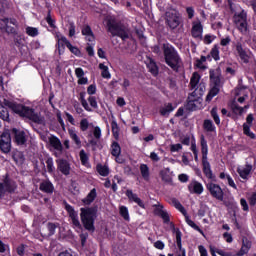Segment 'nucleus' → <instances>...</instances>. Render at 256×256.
<instances>
[{"mask_svg": "<svg viewBox=\"0 0 256 256\" xmlns=\"http://www.w3.org/2000/svg\"><path fill=\"white\" fill-rule=\"evenodd\" d=\"M6 105L20 117H26V119H29L38 125H45V117L35 113V110L22 104H15L12 102H7Z\"/></svg>", "mask_w": 256, "mask_h": 256, "instance_id": "obj_1", "label": "nucleus"}, {"mask_svg": "<svg viewBox=\"0 0 256 256\" xmlns=\"http://www.w3.org/2000/svg\"><path fill=\"white\" fill-rule=\"evenodd\" d=\"M163 49L167 65L171 67V69H173L174 71H177V69L181 67V58L179 57V54L177 53L175 48H173L169 44H164Z\"/></svg>", "mask_w": 256, "mask_h": 256, "instance_id": "obj_2", "label": "nucleus"}, {"mask_svg": "<svg viewBox=\"0 0 256 256\" xmlns=\"http://www.w3.org/2000/svg\"><path fill=\"white\" fill-rule=\"evenodd\" d=\"M97 212L93 208H81L80 218L84 228L93 233L95 231V219Z\"/></svg>", "mask_w": 256, "mask_h": 256, "instance_id": "obj_3", "label": "nucleus"}, {"mask_svg": "<svg viewBox=\"0 0 256 256\" xmlns=\"http://www.w3.org/2000/svg\"><path fill=\"white\" fill-rule=\"evenodd\" d=\"M108 31L113 37H120L123 41L131 37V30L122 24L108 23Z\"/></svg>", "mask_w": 256, "mask_h": 256, "instance_id": "obj_4", "label": "nucleus"}, {"mask_svg": "<svg viewBox=\"0 0 256 256\" xmlns=\"http://www.w3.org/2000/svg\"><path fill=\"white\" fill-rule=\"evenodd\" d=\"M165 21L170 29H177L181 25V14L174 8H170L165 13Z\"/></svg>", "mask_w": 256, "mask_h": 256, "instance_id": "obj_5", "label": "nucleus"}, {"mask_svg": "<svg viewBox=\"0 0 256 256\" xmlns=\"http://www.w3.org/2000/svg\"><path fill=\"white\" fill-rule=\"evenodd\" d=\"M233 23L241 33H247V12L245 10L234 12Z\"/></svg>", "mask_w": 256, "mask_h": 256, "instance_id": "obj_6", "label": "nucleus"}, {"mask_svg": "<svg viewBox=\"0 0 256 256\" xmlns=\"http://www.w3.org/2000/svg\"><path fill=\"white\" fill-rule=\"evenodd\" d=\"M199 81H201V75L194 72L190 80V87L194 90L192 94L196 95V97H202L203 93H205V84H199Z\"/></svg>", "mask_w": 256, "mask_h": 256, "instance_id": "obj_7", "label": "nucleus"}, {"mask_svg": "<svg viewBox=\"0 0 256 256\" xmlns=\"http://www.w3.org/2000/svg\"><path fill=\"white\" fill-rule=\"evenodd\" d=\"M17 189V185L13 180L5 178L4 182L0 183V199L5 195V193H13Z\"/></svg>", "mask_w": 256, "mask_h": 256, "instance_id": "obj_8", "label": "nucleus"}, {"mask_svg": "<svg viewBox=\"0 0 256 256\" xmlns=\"http://www.w3.org/2000/svg\"><path fill=\"white\" fill-rule=\"evenodd\" d=\"M0 149L3 153H9L11 151V134L5 131L0 136Z\"/></svg>", "mask_w": 256, "mask_h": 256, "instance_id": "obj_9", "label": "nucleus"}, {"mask_svg": "<svg viewBox=\"0 0 256 256\" xmlns=\"http://www.w3.org/2000/svg\"><path fill=\"white\" fill-rule=\"evenodd\" d=\"M207 189L210 191L212 197L218 199V201H223V189L220 185L209 183L207 184Z\"/></svg>", "mask_w": 256, "mask_h": 256, "instance_id": "obj_10", "label": "nucleus"}, {"mask_svg": "<svg viewBox=\"0 0 256 256\" xmlns=\"http://www.w3.org/2000/svg\"><path fill=\"white\" fill-rule=\"evenodd\" d=\"M201 103V96L193 95V93L190 94L188 97V103L186 105V108L189 111H195L199 108V104Z\"/></svg>", "mask_w": 256, "mask_h": 256, "instance_id": "obj_11", "label": "nucleus"}, {"mask_svg": "<svg viewBox=\"0 0 256 256\" xmlns=\"http://www.w3.org/2000/svg\"><path fill=\"white\" fill-rule=\"evenodd\" d=\"M12 135L17 145H25V143H27V133H25V131L14 128L12 129Z\"/></svg>", "mask_w": 256, "mask_h": 256, "instance_id": "obj_12", "label": "nucleus"}, {"mask_svg": "<svg viewBox=\"0 0 256 256\" xmlns=\"http://www.w3.org/2000/svg\"><path fill=\"white\" fill-rule=\"evenodd\" d=\"M254 119L253 114H249L246 118V123L243 124L244 135H247V137H250V139H255V134L250 130Z\"/></svg>", "mask_w": 256, "mask_h": 256, "instance_id": "obj_13", "label": "nucleus"}, {"mask_svg": "<svg viewBox=\"0 0 256 256\" xmlns=\"http://www.w3.org/2000/svg\"><path fill=\"white\" fill-rule=\"evenodd\" d=\"M57 169L62 175H69L71 173V164L65 159H58L56 161Z\"/></svg>", "mask_w": 256, "mask_h": 256, "instance_id": "obj_14", "label": "nucleus"}, {"mask_svg": "<svg viewBox=\"0 0 256 256\" xmlns=\"http://www.w3.org/2000/svg\"><path fill=\"white\" fill-rule=\"evenodd\" d=\"M236 51L242 63H249V53L247 52V50H245V48H243V44H241V42L236 43Z\"/></svg>", "mask_w": 256, "mask_h": 256, "instance_id": "obj_15", "label": "nucleus"}, {"mask_svg": "<svg viewBox=\"0 0 256 256\" xmlns=\"http://www.w3.org/2000/svg\"><path fill=\"white\" fill-rule=\"evenodd\" d=\"M210 81L212 85L221 87V69L210 70Z\"/></svg>", "mask_w": 256, "mask_h": 256, "instance_id": "obj_16", "label": "nucleus"}, {"mask_svg": "<svg viewBox=\"0 0 256 256\" xmlns=\"http://www.w3.org/2000/svg\"><path fill=\"white\" fill-rule=\"evenodd\" d=\"M170 227H171L173 233H175V235H176L177 247L182 253L181 255H178V256H185V249H183L181 246V231L178 228H175V224H173L172 222L170 223Z\"/></svg>", "mask_w": 256, "mask_h": 256, "instance_id": "obj_17", "label": "nucleus"}, {"mask_svg": "<svg viewBox=\"0 0 256 256\" xmlns=\"http://www.w3.org/2000/svg\"><path fill=\"white\" fill-rule=\"evenodd\" d=\"M253 171V166L251 164H246L245 167H238L237 173L241 179H249V175Z\"/></svg>", "mask_w": 256, "mask_h": 256, "instance_id": "obj_18", "label": "nucleus"}, {"mask_svg": "<svg viewBox=\"0 0 256 256\" xmlns=\"http://www.w3.org/2000/svg\"><path fill=\"white\" fill-rule=\"evenodd\" d=\"M154 214L158 215V217H161L164 223H169V213L163 210V206L155 205Z\"/></svg>", "mask_w": 256, "mask_h": 256, "instance_id": "obj_19", "label": "nucleus"}, {"mask_svg": "<svg viewBox=\"0 0 256 256\" xmlns=\"http://www.w3.org/2000/svg\"><path fill=\"white\" fill-rule=\"evenodd\" d=\"M188 189L190 193H195L196 195H201V193H203V185L197 181H192L189 184Z\"/></svg>", "mask_w": 256, "mask_h": 256, "instance_id": "obj_20", "label": "nucleus"}, {"mask_svg": "<svg viewBox=\"0 0 256 256\" xmlns=\"http://www.w3.org/2000/svg\"><path fill=\"white\" fill-rule=\"evenodd\" d=\"M126 196L128 197L129 201H134V203H137L139 207H145V204H143V201L140 200L137 194L133 193V190H127Z\"/></svg>", "mask_w": 256, "mask_h": 256, "instance_id": "obj_21", "label": "nucleus"}, {"mask_svg": "<svg viewBox=\"0 0 256 256\" xmlns=\"http://www.w3.org/2000/svg\"><path fill=\"white\" fill-rule=\"evenodd\" d=\"M49 143L56 151H59L60 153L63 151V144H61V140H59V138L51 136L49 138Z\"/></svg>", "mask_w": 256, "mask_h": 256, "instance_id": "obj_22", "label": "nucleus"}, {"mask_svg": "<svg viewBox=\"0 0 256 256\" xmlns=\"http://www.w3.org/2000/svg\"><path fill=\"white\" fill-rule=\"evenodd\" d=\"M249 249H251V241L247 240V238H244L242 240V247L236 255L237 256L246 255V253H249Z\"/></svg>", "mask_w": 256, "mask_h": 256, "instance_id": "obj_23", "label": "nucleus"}, {"mask_svg": "<svg viewBox=\"0 0 256 256\" xmlns=\"http://www.w3.org/2000/svg\"><path fill=\"white\" fill-rule=\"evenodd\" d=\"M146 65L152 75H157L159 73V68H157V64L155 61H153V59L147 58Z\"/></svg>", "mask_w": 256, "mask_h": 256, "instance_id": "obj_24", "label": "nucleus"}, {"mask_svg": "<svg viewBox=\"0 0 256 256\" xmlns=\"http://www.w3.org/2000/svg\"><path fill=\"white\" fill-rule=\"evenodd\" d=\"M201 35H203V26H201V23L194 24L192 27V36L195 39H200Z\"/></svg>", "mask_w": 256, "mask_h": 256, "instance_id": "obj_25", "label": "nucleus"}, {"mask_svg": "<svg viewBox=\"0 0 256 256\" xmlns=\"http://www.w3.org/2000/svg\"><path fill=\"white\" fill-rule=\"evenodd\" d=\"M53 183L50 181H43L40 183V191H43L44 193H53Z\"/></svg>", "mask_w": 256, "mask_h": 256, "instance_id": "obj_26", "label": "nucleus"}, {"mask_svg": "<svg viewBox=\"0 0 256 256\" xmlns=\"http://www.w3.org/2000/svg\"><path fill=\"white\" fill-rule=\"evenodd\" d=\"M82 35H85L87 41H94L95 36H93V31L90 26H84L82 28Z\"/></svg>", "mask_w": 256, "mask_h": 256, "instance_id": "obj_27", "label": "nucleus"}, {"mask_svg": "<svg viewBox=\"0 0 256 256\" xmlns=\"http://www.w3.org/2000/svg\"><path fill=\"white\" fill-rule=\"evenodd\" d=\"M17 25V20L15 19H8L7 25L4 30V33H15V26Z\"/></svg>", "mask_w": 256, "mask_h": 256, "instance_id": "obj_28", "label": "nucleus"}, {"mask_svg": "<svg viewBox=\"0 0 256 256\" xmlns=\"http://www.w3.org/2000/svg\"><path fill=\"white\" fill-rule=\"evenodd\" d=\"M231 109L236 115H241L244 113L245 109H249V106L246 105L243 108V107L239 106V104H237V102H233L231 105Z\"/></svg>", "mask_w": 256, "mask_h": 256, "instance_id": "obj_29", "label": "nucleus"}, {"mask_svg": "<svg viewBox=\"0 0 256 256\" xmlns=\"http://www.w3.org/2000/svg\"><path fill=\"white\" fill-rule=\"evenodd\" d=\"M96 197H97V192L95 189H92L90 193L87 195V197L83 200V203H85V205H91V203L95 201Z\"/></svg>", "mask_w": 256, "mask_h": 256, "instance_id": "obj_30", "label": "nucleus"}, {"mask_svg": "<svg viewBox=\"0 0 256 256\" xmlns=\"http://www.w3.org/2000/svg\"><path fill=\"white\" fill-rule=\"evenodd\" d=\"M171 203L174 207H176V209H178V211L182 214V215H187V210H185V207H183V205H181V202H179V200L172 198L171 199Z\"/></svg>", "mask_w": 256, "mask_h": 256, "instance_id": "obj_31", "label": "nucleus"}, {"mask_svg": "<svg viewBox=\"0 0 256 256\" xmlns=\"http://www.w3.org/2000/svg\"><path fill=\"white\" fill-rule=\"evenodd\" d=\"M99 69H101V75L104 79H111V73H109V67H107L105 64L100 63Z\"/></svg>", "mask_w": 256, "mask_h": 256, "instance_id": "obj_32", "label": "nucleus"}, {"mask_svg": "<svg viewBox=\"0 0 256 256\" xmlns=\"http://www.w3.org/2000/svg\"><path fill=\"white\" fill-rule=\"evenodd\" d=\"M48 233H42L43 237H51V235H55V230L57 229V225L54 223L47 224Z\"/></svg>", "mask_w": 256, "mask_h": 256, "instance_id": "obj_33", "label": "nucleus"}, {"mask_svg": "<svg viewBox=\"0 0 256 256\" xmlns=\"http://www.w3.org/2000/svg\"><path fill=\"white\" fill-rule=\"evenodd\" d=\"M140 173L145 181H149V166L146 164L140 165Z\"/></svg>", "mask_w": 256, "mask_h": 256, "instance_id": "obj_34", "label": "nucleus"}, {"mask_svg": "<svg viewBox=\"0 0 256 256\" xmlns=\"http://www.w3.org/2000/svg\"><path fill=\"white\" fill-rule=\"evenodd\" d=\"M203 171L208 179L213 178V173L211 172V165L209 164V162L203 161Z\"/></svg>", "mask_w": 256, "mask_h": 256, "instance_id": "obj_35", "label": "nucleus"}, {"mask_svg": "<svg viewBox=\"0 0 256 256\" xmlns=\"http://www.w3.org/2000/svg\"><path fill=\"white\" fill-rule=\"evenodd\" d=\"M65 45L66 47H71V42L65 36L58 37V49L65 47Z\"/></svg>", "mask_w": 256, "mask_h": 256, "instance_id": "obj_36", "label": "nucleus"}, {"mask_svg": "<svg viewBox=\"0 0 256 256\" xmlns=\"http://www.w3.org/2000/svg\"><path fill=\"white\" fill-rule=\"evenodd\" d=\"M219 87L220 86L214 85V87L211 88L206 97V101H211V99H213V97L219 93Z\"/></svg>", "mask_w": 256, "mask_h": 256, "instance_id": "obj_37", "label": "nucleus"}, {"mask_svg": "<svg viewBox=\"0 0 256 256\" xmlns=\"http://www.w3.org/2000/svg\"><path fill=\"white\" fill-rule=\"evenodd\" d=\"M97 171H98L99 175H101L102 177H107V175H109V167H107V166L98 164Z\"/></svg>", "mask_w": 256, "mask_h": 256, "instance_id": "obj_38", "label": "nucleus"}, {"mask_svg": "<svg viewBox=\"0 0 256 256\" xmlns=\"http://www.w3.org/2000/svg\"><path fill=\"white\" fill-rule=\"evenodd\" d=\"M111 147V154L113 155V157H118V155H121V146H119V143L113 142Z\"/></svg>", "mask_w": 256, "mask_h": 256, "instance_id": "obj_39", "label": "nucleus"}, {"mask_svg": "<svg viewBox=\"0 0 256 256\" xmlns=\"http://www.w3.org/2000/svg\"><path fill=\"white\" fill-rule=\"evenodd\" d=\"M201 151L203 155V159H207V141L205 140V136H201Z\"/></svg>", "mask_w": 256, "mask_h": 256, "instance_id": "obj_40", "label": "nucleus"}, {"mask_svg": "<svg viewBox=\"0 0 256 256\" xmlns=\"http://www.w3.org/2000/svg\"><path fill=\"white\" fill-rule=\"evenodd\" d=\"M0 118L3 121H10L9 119V110L3 106H0Z\"/></svg>", "mask_w": 256, "mask_h": 256, "instance_id": "obj_41", "label": "nucleus"}, {"mask_svg": "<svg viewBox=\"0 0 256 256\" xmlns=\"http://www.w3.org/2000/svg\"><path fill=\"white\" fill-rule=\"evenodd\" d=\"M171 111H173V105L168 104L165 107H162L160 109V113L161 115H163V117H167V115H169V113H171Z\"/></svg>", "mask_w": 256, "mask_h": 256, "instance_id": "obj_42", "label": "nucleus"}, {"mask_svg": "<svg viewBox=\"0 0 256 256\" xmlns=\"http://www.w3.org/2000/svg\"><path fill=\"white\" fill-rule=\"evenodd\" d=\"M111 127L113 136L115 137V139H119V125H117V122L115 120L112 121Z\"/></svg>", "mask_w": 256, "mask_h": 256, "instance_id": "obj_43", "label": "nucleus"}, {"mask_svg": "<svg viewBox=\"0 0 256 256\" xmlns=\"http://www.w3.org/2000/svg\"><path fill=\"white\" fill-rule=\"evenodd\" d=\"M26 33L30 37H37L39 35V30L35 27H27L26 28Z\"/></svg>", "mask_w": 256, "mask_h": 256, "instance_id": "obj_44", "label": "nucleus"}, {"mask_svg": "<svg viewBox=\"0 0 256 256\" xmlns=\"http://www.w3.org/2000/svg\"><path fill=\"white\" fill-rule=\"evenodd\" d=\"M69 135L71 139H73V141L76 143V145H81V140L79 139V136H77V132H75V130H69Z\"/></svg>", "mask_w": 256, "mask_h": 256, "instance_id": "obj_45", "label": "nucleus"}, {"mask_svg": "<svg viewBox=\"0 0 256 256\" xmlns=\"http://www.w3.org/2000/svg\"><path fill=\"white\" fill-rule=\"evenodd\" d=\"M46 167H47L48 173H54L55 166L53 165V158H48L46 160Z\"/></svg>", "mask_w": 256, "mask_h": 256, "instance_id": "obj_46", "label": "nucleus"}, {"mask_svg": "<svg viewBox=\"0 0 256 256\" xmlns=\"http://www.w3.org/2000/svg\"><path fill=\"white\" fill-rule=\"evenodd\" d=\"M80 101H81L82 107H84L86 111H91V107H89L87 100H85V93H80Z\"/></svg>", "mask_w": 256, "mask_h": 256, "instance_id": "obj_47", "label": "nucleus"}, {"mask_svg": "<svg viewBox=\"0 0 256 256\" xmlns=\"http://www.w3.org/2000/svg\"><path fill=\"white\" fill-rule=\"evenodd\" d=\"M120 215L123 217V219H125V221H129V210H127V207H120Z\"/></svg>", "mask_w": 256, "mask_h": 256, "instance_id": "obj_48", "label": "nucleus"}, {"mask_svg": "<svg viewBox=\"0 0 256 256\" xmlns=\"http://www.w3.org/2000/svg\"><path fill=\"white\" fill-rule=\"evenodd\" d=\"M80 160L82 165H87L89 163V157L87 156V153H85V150L80 151Z\"/></svg>", "mask_w": 256, "mask_h": 256, "instance_id": "obj_49", "label": "nucleus"}, {"mask_svg": "<svg viewBox=\"0 0 256 256\" xmlns=\"http://www.w3.org/2000/svg\"><path fill=\"white\" fill-rule=\"evenodd\" d=\"M186 222L190 227H192V229H195V231H199V233H203V231H201V228H199V226H197V224H195L193 220L189 219L188 216H186Z\"/></svg>", "mask_w": 256, "mask_h": 256, "instance_id": "obj_50", "label": "nucleus"}, {"mask_svg": "<svg viewBox=\"0 0 256 256\" xmlns=\"http://www.w3.org/2000/svg\"><path fill=\"white\" fill-rule=\"evenodd\" d=\"M211 115H212L216 125H219V123H221V120L219 119V115H217V108H213L211 110Z\"/></svg>", "mask_w": 256, "mask_h": 256, "instance_id": "obj_51", "label": "nucleus"}, {"mask_svg": "<svg viewBox=\"0 0 256 256\" xmlns=\"http://www.w3.org/2000/svg\"><path fill=\"white\" fill-rule=\"evenodd\" d=\"M211 55H212L213 59H215V61H219V48L217 46L212 48Z\"/></svg>", "mask_w": 256, "mask_h": 256, "instance_id": "obj_52", "label": "nucleus"}, {"mask_svg": "<svg viewBox=\"0 0 256 256\" xmlns=\"http://www.w3.org/2000/svg\"><path fill=\"white\" fill-rule=\"evenodd\" d=\"M80 128L81 131H87V129H89V121H87V119H82L80 122Z\"/></svg>", "mask_w": 256, "mask_h": 256, "instance_id": "obj_53", "label": "nucleus"}, {"mask_svg": "<svg viewBox=\"0 0 256 256\" xmlns=\"http://www.w3.org/2000/svg\"><path fill=\"white\" fill-rule=\"evenodd\" d=\"M204 129H206V131H213V122L211 120H205Z\"/></svg>", "mask_w": 256, "mask_h": 256, "instance_id": "obj_54", "label": "nucleus"}, {"mask_svg": "<svg viewBox=\"0 0 256 256\" xmlns=\"http://www.w3.org/2000/svg\"><path fill=\"white\" fill-rule=\"evenodd\" d=\"M70 219H72V223L73 225H75V227H78L79 229H81V222H79V218L77 217V214H75L74 216H70Z\"/></svg>", "mask_w": 256, "mask_h": 256, "instance_id": "obj_55", "label": "nucleus"}, {"mask_svg": "<svg viewBox=\"0 0 256 256\" xmlns=\"http://www.w3.org/2000/svg\"><path fill=\"white\" fill-rule=\"evenodd\" d=\"M93 135L95 139H101V128H99V126L94 128Z\"/></svg>", "mask_w": 256, "mask_h": 256, "instance_id": "obj_56", "label": "nucleus"}, {"mask_svg": "<svg viewBox=\"0 0 256 256\" xmlns=\"http://www.w3.org/2000/svg\"><path fill=\"white\" fill-rule=\"evenodd\" d=\"M88 102L91 105V107H93L94 109H97V99L93 96H90L88 98Z\"/></svg>", "mask_w": 256, "mask_h": 256, "instance_id": "obj_57", "label": "nucleus"}, {"mask_svg": "<svg viewBox=\"0 0 256 256\" xmlns=\"http://www.w3.org/2000/svg\"><path fill=\"white\" fill-rule=\"evenodd\" d=\"M181 149H183V146L181 144H172L170 146V151L172 152L181 151Z\"/></svg>", "mask_w": 256, "mask_h": 256, "instance_id": "obj_58", "label": "nucleus"}, {"mask_svg": "<svg viewBox=\"0 0 256 256\" xmlns=\"http://www.w3.org/2000/svg\"><path fill=\"white\" fill-rule=\"evenodd\" d=\"M66 211L69 213V217H73L77 215V212H75V209L71 207V205H66Z\"/></svg>", "mask_w": 256, "mask_h": 256, "instance_id": "obj_59", "label": "nucleus"}, {"mask_svg": "<svg viewBox=\"0 0 256 256\" xmlns=\"http://www.w3.org/2000/svg\"><path fill=\"white\" fill-rule=\"evenodd\" d=\"M88 95H95L97 93V87L95 85H90L87 89Z\"/></svg>", "mask_w": 256, "mask_h": 256, "instance_id": "obj_60", "label": "nucleus"}, {"mask_svg": "<svg viewBox=\"0 0 256 256\" xmlns=\"http://www.w3.org/2000/svg\"><path fill=\"white\" fill-rule=\"evenodd\" d=\"M162 180L165 181V183H171V176L165 172H161Z\"/></svg>", "mask_w": 256, "mask_h": 256, "instance_id": "obj_61", "label": "nucleus"}, {"mask_svg": "<svg viewBox=\"0 0 256 256\" xmlns=\"http://www.w3.org/2000/svg\"><path fill=\"white\" fill-rule=\"evenodd\" d=\"M7 21L8 19H1L0 20V30L5 33V29L7 27Z\"/></svg>", "mask_w": 256, "mask_h": 256, "instance_id": "obj_62", "label": "nucleus"}, {"mask_svg": "<svg viewBox=\"0 0 256 256\" xmlns=\"http://www.w3.org/2000/svg\"><path fill=\"white\" fill-rule=\"evenodd\" d=\"M216 253L221 256H235L232 252H225L224 250H216Z\"/></svg>", "mask_w": 256, "mask_h": 256, "instance_id": "obj_63", "label": "nucleus"}, {"mask_svg": "<svg viewBox=\"0 0 256 256\" xmlns=\"http://www.w3.org/2000/svg\"><path fill=\"white\" fill-rule=\"evenodd\" d=\"M249 203L250 205H256V192L253 193L250 197H249Z\"/></svg>", "mask_w": 256, "mask_h": 256, "instance_id": "obj_64", "label": "nucleus"}]
</instances>
